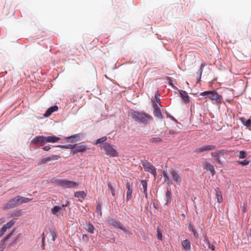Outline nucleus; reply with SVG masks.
Wrapping results in <instances>:
<instances>
[{
    "instance_id": "nucleus-1",
    "label": "nucleus",
    "mask_w": 251,
    "mask_h": 251,
    "mask_svg": "<svg viewBox=\"0 0 251 251\" xmlns=\"http://www.w3.org/2000/svg\"><path fill=\"white\" fill-rule=\"evenodd\" d=\"M131 117L135 121L144 124H148L152 119L151 116L145 112H139L134 110L131 112Z\"/></svg>"
},
{
    "instance_id": "nucleus-2",
    "label": "nucleus",
    "mask_w": 251,
    "mask_h": 251,
    "mask_svg": "<svg viewBox=\"0 0 251 251\" xmlns=\"http://www.w3.org/2000/svg\"><path fill=\"white\" fill-rule=\"evenodd\" d=\"M51 182L56 186H61L64 188H75L79 186L77 182L68 180L67 179H52Z\"/></svg>"
},
{
    "instance_id": "nucleus-3",
    "label": "nucleus",
    "mask_w": 251,
    "mask_h": 251,
    "mask_svg": "<svg viewBox=\"0 0 251 251\" xmlns=\"http://www.w3.org/2000/svg\"><path fill=\"white\" fill-rule=\"evenodd\" d=\"M100 147L104 150L105 153L110 157H114L118 156V153L116 149L109 144L105 143L100 145Z\"/></svg>"
},
{
    "instance_id": "nucleus-4",
    "label": "nucleus",
    "mask_w": 251,
    "mask_h": 251,
    "mask_svg": "<svg viewBox=\"0 0 251 251\" xmlns=\"http://www.w3.org/2000/svg\"><path fill=\"white\" fill-rule=\"evenodd\" d=\"M142 165L145 171L150 172L154 177H156V171L155 168L149 162L146 160L143 161Z\"/></svg>"
},
{
    "instance_id": "nucleus-5",
    "label": "nucleus",
    "mask_w": 251,
    "mask_h": 251,
    "mask_svg": "<svg viewBox=\"0 0 251 251\" xmlns=\"http://www.w3.org/2000/svg\"><path fill=\"white\" fill-rule=\"evenodd\" d=\"M170 174L172 177L173 180L177 185H180L182 181L181 174L178 171L172 169L170 172Z\"/></svg>"
},
{
    "instance_id": "nucleus-6",
    "label": "nucleus",
    "mask_w": 251,
    "mask_h": 251,
    "mask_svg": "<svg viewBox=\"0 0 251 251\" xmlns=\"http://www.w3.org/2000/svg\"><path fill=\"white\" fill-rule=\"evenodd\" d=\"M227 151L225 150H217L215 151L212 152L211 155L212 157L215 158V160L219 164H222V161L220 159V156L227 153Z\"/></svg>"
},
{
    "instance_id": "nucleus-7",
    "label": "nucleus",
    "mask_w": 251,
    "mask_h": 251,
    "mask_svg": "<svg viewBox=\"0 0 251 251\" xmlns=\"http://www.w3.org/2000/svg\"><path fill=\"white\" fill-rule=\"evenodd\" d=\"M209 98L212 100H215V103L220 106L222 102V97L215 91H212Z\"/></svg>"
},
{
    "instance_id": "nucleus-8",
    "label": "nucleus",
    "mask_w": 251,
    "mask_h": 251,
    "mask_svg": "<svg viewBox=\"0 0 251 251\" xmlns=\"http://www.w3.org/2000/svg\"><path fill=\"white\" fill-rule=\"evenodd\" d=\"M126 189H127L126 200L127 201H129L132 197L133 191V184L131 180H127L126 184Z\"/></svg>"
},
{
    "instance_id": "nucleus-9",
    "label": "nucleus",
    "mask_w": 251,
    "mask_h": 251,
    "mask_svg": "<svg viewBox=\"0 0 251 251\" xmlns=\"http://www.w3.org/2000/svg\"><path fill=\"white\" fill-rule=\"evenodd\" d=\"M31 145L36 147L43 146L45 145V136H37L31 141Z\"/></svg>"
},
{
    "instance_id": "nucleus-10",
    "label": "nucleus",
    "mask_w": 251,
    "mask_h": 251,
    "mask_svg": "<svg viewBox=\"0 0 251 251\" xmlns=\"http://www.w3.org/2000/svg\"><path fill=\"white\" fill-rule=\"evenodd\" d=\"M216 148L215 145H206L202 146L199 148H196L195 152L197 153H200L202 152L210 151L214 150Z\"/></svg>"
},
{
    "instance_id": "nucleus-11",
    "label": "nucleus",
    "mask_w": 251,
    "mask_h": 251,
    "mask_svg": "<svg viewBox=\"0 0 251 251\" xmlns=\"http://www.w3.org/2000/svg\"><path fill=\"white\" fill-rule=\"evenodd\" d=\"M61 158L60 155H52L50 156H48L42 159L40 162L38 163V165H41L42 164H46L50 161L58 160Z\"/></svg>"
},
{
    "instance_id": "nucleus-12",
    "label": "nucleus",
    "mask_w": 251,
    "mask_h": 251,
    "mask_svg": "<svg viewBox=\"0 0 251 251\" xmlns=\"http://www.w3.org/2000/svg\"><path fill=\"white\" fill-rule=\"evenodd\" d=\"M108 224L114 227L121 229L123 231H126V229L124 227L123 225L119 221L111 219L108 220Z\"/></svg>"
},
{
    "instance_id": "nucleus-13",
    "label": "nucleus",
    "mask_w": 251,
    "mask_h": 251,
    "mask_svg": "<svg viewBox=\"0 0 251 251\" xmlns=\"http://www.w3.org/2000/svg\"><path fill=\"white\" fill-rule=\"evenodd\" d=\"M14 224L15 222L12 220L4 225L0 229V237L3 235L6 230L11 228Z\"/></svg>"
},
{
    "instance_id": "nucleus-14",
    "label": "nucleus",
    "mask_w": 251,
    "mask_h": 251,
    "mask_svg": "<svg viewBox=\"0 0 251 251\" xmlns=\"http://www.w3.org/2000/svg\"><path fill=\"white\" fill-rule=\"evenodd\" d=\"M203 168L209 171L212 176L215 174V171L213 165L209 162L204 161L202 163Z\"/></svg>"
},
{
    "instance_id": "nucleus-15",
    "label": "nucleus",
    "mask_w": 251,
    "mask_h": 251,
    "mask_svg": "<svg viewBox=\"0 0 251 251\" xmlns=\"http://www.w3.org/2000/svg\"><path fill=\"white\" fill-rule=\"evenodd\" d=\"M17 200H19V199L17 197H14L6 203L5 207L9 209L15 207L16 205H18L17 202L18 201Z\"/></svg>"
},
{
    "instance_id": "nucleus-16",
    "label": "nucleus",
    "mask_w": 251,
    "mask_h": 251,
    "mask_svg": "<svg viewBox=\"0 0 251 251\" xmlns=\"http://www.w3.org/2000/svg\"><path fill=\"white\" fill-rule=\"evenodd\" d=\"M153 107H154V111H153V114L155 117H157L160 119H162L163 116L162 115V113L161 112V110L160 108H159L157 103H155V102L153 101Z\"/></svg>"
},
{
    "instance_id": "nucleus-17",
    "label": "nucleus",
    "mask_w": 251,
    "mask_h": 251,
    "mask_svg": "<svg viewBox=\"0 0 251 251\" xmlns=\"http://www.w3.org/2000/svg\"><path fill=\"white\" fill-rule=\"evenodd\" d=\"M60 138L55 136H45V144L47 143H55L60 140Z\"/></svg>"
},
{
    "instance_id": "nucleus-18",
    "label": "nucleus",
    "mask_w": 251,
    "mask_h": 251,
    "mask_svg": "<svg viewBox=\"0 0 251 251\" xmlns=\"http://www.w3.org/2000/svg\"><path fill=\"white\" fill-rule=\"evenodd\" d=\"M58 109V107L56 105H54L53 106L50 107L49 108L45 113L44 114V116L45 117H49L53 112L57 111Z\"/></svg>"
},
{
    "instance_id": "nucleus-19",
    "label": "nucleus",
    "mask_w": 251,
    "mask_h": 251,
    "mask_svg": "<svg viewBox=\"0 0 251 251\" xmlns=\"http://www.w3.org/2000/svg\"><path fill=\"white\" fill-rule=\"evenodd\" d=\"M86 150V146L84 145H80L76 146L75 145V150H74V153H77L80 152H84Z\"/></svg>"
},
{
    "instance_id": "nucleus-20",
    "label": "nucleus",
    "mask_w": 251,
    "mask_h": 251,
    "mask_svg": "<svg viewBox=\"0 0 251 251\" xmlns=\"http://www.w3.org/2000/svg\"><path fill=\"white\" fill-rule=\"evenodd\" d=\"M215 192H216L215 194H216V198L217 199V201L219 203L222 202L223 201V196H222L221 192L220 191L219 188H217L215 189Z\"/></svg>"
},
{
    "instance_id": "nucleus-21",
    "label": "nucleus",
    "mask_w": 251,
    "mask_h": 251,
    "mask_svg": "<svg viewBox=\"0 0 251 251\" xmlns=\"http://www.w3.org/2000/svg\"><path fill=\"white\" fill-rule=\"evenodd\" d=\"M163 177H164V181L165 182H166L167 183V184L169 186L173 184V182L170 179L169 176H168V173L165 172V171H163Z\"/></svg>"
},
{
    "instance_id": "nucleus-22",
    "label": "nucleus",
    "mask_w": 251,
    "mask_h": 251,
    "mask_svg": "<svg viewBox=\"0 0 251 251\" xmlns=\"http://www.w3.org/2000/svg\"><path fill=\"white\" fill-rule=\"evenodd\" d=\"M180 94L185 103H188L189 101V97L188 94L183 90L180 91Z\"/></svg>"
},
{
    "instance_id": "nucleus-23",
    "label": "nucleus",
    "mask_w": 251,
    "mask_h": 251,
    "mask_svg": "<svg viewBox=\"0 0 251 251\" xmlns=\"http://www.w3.org/2000/svg\"><path fill=\"white\" fill-rule=\"evenodd\" d=\"M84 228L86 231L91 234H93L94 233L95 227L91 224L88 223L86 224L84 226Z\"/></svg>"
},
{
    "instance_id": "nucleus-24",
    "label": "nucleus",
    "mask_w": 251,
    "mask_h": 251,
    "mask_svg": "<svg viewBox=\"0 0 251 251\" xmlns=\"http://www.w3.org/2000/svg\"><path fill=\"white\" fill-rule=\"evenodd\" d=\"M149 141L151 144H158L159 143L162 142V140L159 137H152L149 139Z\"/></svg>"
},
{
    "instance_id": "nucleus-25",
    "label": "nucleus",
    "mask_w": 251,
    "mask_h": 251,
    "mask_svg": "<svg viewBox=\"0 0 251 251\" xmlns=\"http://www.w3.org/2000/svg\"><path fill=\"white\" fill-rule=\"evenodd\" d=\"M74 196L76 198L84 199L86 196V193L84 191H78L75 193Z\"/></svg>"
},
{
    "instance_id": "nucleus-26",
    "label": "nucleus",
    "mask_w": 251,
    "mask_h": 251,
    "mask_svg": "<svg viewBox=\"0 0 251 251\" xmlns=\"http://www.w3.org/2000/svg\"><path fill=\"white\" fill-rule=\"evenodd\" d=\"M62 210L61 207L59 206H54L51 209V213L55 215L58 216V214Z\"/></svg>"
},
{
    "instance_id": "nucleus-27",
    "label": "nucleus",
    "mask_w": 251,
    "mask_h": 251,
    "mask_svg": "<svg viewBox=\"0 0 251 251\" xmlns=\"http://www.w3.org/2000/svg\"><path fill=\"white\" fill-rule=\"evenodd\" d=\"M182 245L186 250H189L191 248L190 242L187 239L184 240L182 242Z\"/></svg>"
},
{
    "instance_id": "nucleus-28",
    "label": "nucleus",
    "mask_w": 251,
    "mask_h": 251,
    "mask_svg": "<svg viewBox=\"0 0 251 251\" xmlns=\"http://www.w3.org/2000/svg\"><path fill=\"white\" fill-rule=\"evenodd\" d=\"M107 185L109 189L110 190L112 193V196L114 197L115 196V186L110 182H108Z\"/></svg>"
},
{
    "instance_id": "nucleus-29",
    "label": "nucleus",
    "mask_w": 251,
    "mask_h": 251,
    "mask_svg": "<svg viewBox=\"0 0 251 251\" xmlns=\"http://www.w3.org/2000/svg\"><path fill=\"white\" fill-rule=\"evenodd\" d=\"M141 183L142 185V187L143 189V192H146V191H147V187H148V183L146 180L142 179L141 181Z\"/></svg>"
},
{
    "instance_id": "nucleus-30",
    "label": "nucleus",
    "mask_w": 251,
    "mask_h": 251,
    "mask_svg": "<svg viewBox=\"0 0 251 251\" xmlns=\"http://www.w3.org/2000/svg\"><path fill=\"white\" fill-rule=\"evenodd\" d=\"M153 101L155 102V103H158L159 105L161 106V103H160V100L159 98V95L158 94V92L155 94L154 96V99L152 100V101Z\"/></svg>"
},
{
    "instance_id": "nucleus-31",
    "label": "nucleus",
    "mask_w": 251,
    "mask_h": 251,
    "mask_svg": "<svg viewBox=\"0 0 251 251\" xmlns=\"http://www.w3.org/2000/svg\"><path fill=\"white\" fill-rule=\"evenodd\" d=\"M75 145H59L57 147L63 148V149H73L75 148Z\"/></svg>"
},
{
    "instance_id": "nucleus-32",
    "label": "nucleus",
    "mask_w": 251,
    "mask_h": 251,
    "mask_svg": "<svg viewBox=\"0 0 251 251\" xmlns=\"http://www.w3.org/2000/svg\"><path fill=\"white\" fill-rule=\"evenodd\" d=\"M23 215V212L22 210H18L15 212H13L12 214V217H19Z\"/></svg>"
},
{
    "instance_id": "nucleus-33",
    "label": "nucleus",
    "mask_w": 251,
    "mask_h": 251,
    "mask_svg": "<svg viewBox=\"0 0 251 251\" xmlns=\"http://www.w3.org/2000/svg\"><path fill=\"white\" fill-rule=\"evenodd\" d=\"M242 122L244 126H247L248 127H249L251 125V119H242Z\"/></svg>"
},
{
    "instance_id": "nucleus-34",
    "label": "nucleus",
    "mask_w": 251,
    "mask_h": 251,
    "mask_svg": "<svg viewBox=\"0 0 251 251\" xmlns=\"http://www.w3.org/2000/svg\"><path fill=\"white\" fill-rule=\"evenodd\" d=\"M106 140H107V137L106 136L103 137L101 138H99L96 141L95 144L102 143L104 142V141H105Z\"/></svg>"
},
{
    "instance_id": "nucleus-35",
    "label": "nucleus",
    "mask_w": 251,
    "mask_h": 251,
    "mask_svg": "<svg viewBox=\"0 0 251 251\" xmlns=\"http://www.w3.org/2000/svg\"><path fill=\"white\" fill-rule=\"evenodd\" d=\"M246 156H247V153L245 151H242L239 152L238 157L240 159L245 158L246 157Z\"/></svg>"
},
{
    "instance_id": "nucleus-36",
    "label": "nucleus",
    "mask_w": 251,
    "mask_h": 251,
    "mask_svg": "<svg viewBox=\"0 0 251 251\" xmlns=\"http://www.w3.org/2000/svg\"><path fill=\"white\" fill-rule=\"evenodd\" d=\"M157 232L158 239L160 240H162V233H161V230L159 227H157Z\"/></svg>"
},
{
    "instance_id": "nucleus-37",
    "label": "nucleus",
    "mask_w": 251,
    "mask_h": 251,
    "mask_svg": "<svg viewBox=\"0 0 251 251\" xmlns=\"http://www.w3.org/2000/svg\"><path fill=\"white\" fill-rule=\"evenodd\" d=\"M96 212L100 215H101L102 212L101 210V206L100 203L97 204L96 207Z\"/></svg>"
},
{
    "instance_id": "nucleus-38",
    "label": "nucleus",
    "mask_w": 251,
    "mask_h": 251,
    "mask_svg": "<svg viewBox=\"0 0 251 251\" xmlns=\"http://www.w3.org/2000/svg\"><path fill=\"white\" fill-rule=\"evenodd\" d=\"M238 163L242 165L246 166L249 164V161L247 160H245L243 161H238Z\"/></svg>"
},
{
    "instance_id": "nucleus-39",
    "label": "nucleus",
    "mask_w": 251,
    "mask_h": 251,
    "mask_svg": "<svg viewBox=\"0 0 251 251\" xmlns=\"http://www.w3.org/2000/svg\"><path fill=\"white\" fill-rule=\"evenodd\" d=\"M15 230H13L10 233L6 235V236L4 238V240L5 241L8 240L10 237L13 234Z\"/></svg>"
},
{
    "instance_id": "nucleus-40",
    "label": "nucleus",
    "mask_w": 251,
    "mask_h": 251,
    "mask_svg": "<svg viewBox=\"0 0 251 251\" xmlns=\"http://www.w3.org/2000/svg\"><path fill=\"white\" fill-rule=\"evenodd\" d=\"M166 195L167 198V201H170L171 200V192L170 191L168 190L166 192Z\"/></svg>"
},
{
    "instance_id": "nucleus-41",
    "label": "nucleus",
    "mask_w": 251,
    "mask_h": 251,
    "mask_svg": "<svg viewBox=\"0 0 251 251\" xmlns=\"http://www.w3.org/2000/svg\"><path fill=\"white\" fill-rule=\"evenodd\" d=\"M82 240L86 243L88 242L89 241V238L86 234H83L82 236Z\"/></svg>"
},
{
    "instance_id": "nucleus-42",
    "label": "nucleus",
    "mask_w": 251,
    "mask_h": 251,
    "mask_svg": "<svg viewBox=\"0 0 251 251\" xmlns=\"http://www.w3.org/2000/svg\"><path fill=\"white\" fill-rule=\"evenodd\" d=\"M212 91H204L203 92H201V94H200V95L201 96H207V95L208 94H211V92Z\"/></svg>"
},
{
    "instance_id": "nucleus-43",
    "label": "nucleus",
    "mask_w": 251,
    "mask_h": 251,
    "mask_svg": "<svg viewBox=\"0 0 251 251\" xmlns=\"http://www.w3.org/2000/svg\"><path fill=\"white\" fill-rule=\"evenodd\" d=\"M21 199H23V203H26L29 201H30L31 199L27 198H25L23 197V198H21Z\"/></svg>"
},
{
    "instance_id": "nucleus-44",
    "label": "nucleus",
    "mask_w": 251,
    "mask_h": 251,
    "mask_svg": "<svg viewBox=\"0 0 251 251\" xmlns=\"http://www.w3.org/2000/svg\"><path fill=\"white\" fill-rule=\"evenodd\" d=\"M16 197H17L19 199V200H17L18 201H17L18 202V204H20L23 203V199H21V198H23V197L20 196H18Z\"/></svg>"
},
{
    "instance_id": "nucleus-45",
    "label": "nucleus",
    "mask_w": 251,
    "mask_h": 251,
    "mask_svg": "<svg viewBox=\"0 0 251 251\" xmlns=\"http://www.w3.org/2000/svg\"><path fill=\"white\" fill-rule=\"evenodd\" d=\"M177 133L174 130H170L167 132L168 135H174V134H177Z\"/></svg>"
},
{
    "instance_id": "nucleus-46",
    "label": "nucleus",
    "mask_w": 251,
    "mask_h": 251,
    "mask_svg": "<svg viewBox=\"0 0 251 251\" xmlns=\"http://www.w3.org/2000/svg\"><path fill=\"white\" fill-rule=\"evenodd\" d=\"M69 205V202L68 201H66L65 203H64V204H62V207H67L68 206V205Z\"/></svg>"
},
{
    "instance_id": "nucleus-47",
    "label": "nucleus",
    "mask_w": 251,
    "mask_h": 251,
    "mask_svg": "<svg viewBox=\"0 0 251 251\" xmlns=\"http://www.w3.org/2000/svg\"><path fill=\"white\" fill-rule=\"evenodd\" d=\"M50 147L49 146H46L44 147L43 150L45 151H48L50 150Z\"/></svg>"
},
{
    "instance_id": "nucleus-48",
    "label": "nucleus",
    "mask_w": 251,
    "mask_h": 251,
    "mask_svg": "<svg viewBox=\"0 0 251 251\" xmlns=\"http://www.w3.org/2000/svg\"><path fill=\"white\" fill-rule=\"evenodd\" d=\"M204 65H201V68H200V77L201 76V74H202V72L203 71V69L204 67Z\"/></svg>"
},
{
    "instance_id": "nucleus-49",
    "label": "nucleus",
    "mask_w": 251,
    "mask_h": 251,
    "mask_svg": "<svg viewBox=\"0 0 251 251\" xmlns=\"http://www.w3.org/2000/svg\"><path fill=\"white\" fill-rule=\"evenodd\" d=\"M189 230L192 231L193 232V231H196V230H195L192 226V225H190L189 227Z\"/></svg>"
},
{
    "instance_id": "nucleus-50",
    "label": "nucleus",
    "mask_w": 251,
    "mask_h": 251,
    "mask_svg": "<svg viewBox=\"0 0 251 251\" xmlns=\"http://www.w3.org/2000/svg\"><path fill=\"white\" fill-rule=\"evenodd\" d=\"M209 248L211 249L212 251H214L215 250V246L213 245L209 244Z\"/></svg>"
},
{
    "instance_id": "nucleus-51",
    "label": "nucleus",
    "mask_w": 251,
    "mask_h": 251,
    "mask_svg": "<svg viewBox=\"0 0 251 251\" xmlns=\"http://www.w3.org/2000/svg\"><path fill=\"white\" fill-rule=\"evenodd\" d=\"M45 245V238L44 237H43L42 238V247L43 248L44 247Z\"/></svg>"
},
{
    "instance_id": "nucleus-52",
    "label": "nucleus",
    "mask_w": 251,
    "mask_h": 251,
    "mask_svg": "<svg viewBox=\"0 0 251 251\" xmlns=\"http://www.w3.org/2000/svg\"><path fill=\"white\" fill-rule=\"evenodd\" d=\"M143 193L145 195V198H146V199H147L148 198V195L147 191H146V192H143Z\"/></svg>"
},
{
    "instance_id": "nucleus-53",
    "label": "nucleus",
    "mask_w": 251,
    "mask_h": 251,
    "mask_svg": "<svg viewBox=\"0 0 251 251\" xmlns=\"http://www.w3.org/2000/svg\"><path fill=\"white\" fill-rule=\"evenodd\" d=\"M193 233L195 237H197L198 236V234H197L196 231H193Z\"/></svg>"
},
{
    "instance_id": "nucleus-54",
    "label": "nucleus",
    "mask_w": 251,
    "mask_h": 251,
    "mask_svg": "<svg viewBox=\"0 0 251 251\" xmlns=\"http://www.w3.org/2000/svg\"><path fill=\"white\" fill-rule=\"evenodd\" d=\"M76 135H77L70 136V137H68V139H72V138H75Z\"/></svg>"
},
{
    "instance_id": "nucleus-55",
    "label": "nucleus",
    "mask_w": 251,
    "mask_h": 251,
    "mask_svg": "<svg viewBox=\"0 0 251 251\" xmlns=\"http://www.w3.org/2000/svg\"><path fill=\"white\" fill-rule=\"evenodd\" d=\"M226 101L229 103H230L231 101V100H230V99H227V100H226Z\"/></svg>"
},
{
    "instance_id": "nucleus-56",
    "label": "nucleus",
    "mask_w": 251,
    "mask_h": 251,
    "mask_svg": "<svg viewBox=\"0 0 251 251\" xmlns=\"http://www.w3.org/2000/svg\"><path fill=\"white\" fill-rule=\"evenodd\" d=\"M3 247H0V251H3Z\"/></svg>"
},
{
    "instance_id": "nucleus-57",
    "label": "nucleus",
    "mask_w": 251,
    "mask_h": 251,
    "mask_svg": "<svg viewBox=\"0 0 251 251\" xmlns=\"http://www.w3.org/2000/svg\"><path fill=\"white\" fill-rule=\"evenodd\" d=\"M55 236H54V235H53V236H52V240H53V241H54V240H55Z\"/></svg>"
},
{
    "instance_id": "nucleus-58",
    "label": "nucleus",
    "mask_w": 251,
    "mask_h": 251,
    "mask_svg": "<svg viewBox=\"0 0 251 251\" xmlns=\"http://www.w3.org/2000/svg\"><path fill=\"white\" fill-rule=\"evenodd\" d=\"M249 235L250 236H251V229H250V232L249 233Z\"/></svg>"
}]
</instances>
